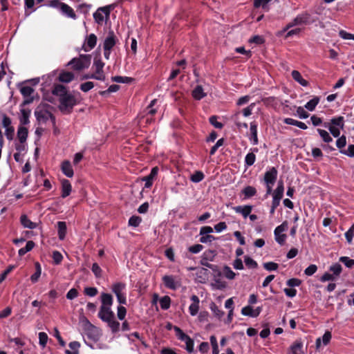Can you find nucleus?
I'll return each mask as SVG.
<instances>
[{
    "label": "nucleus",
    "mask_w": 354,
    "mask_h": 354,
    "mask_svg": "<svg viewBox=\"0 0 354 354\" xmlns=\"http://www.w3.org/2000/svg\"><path fill=\"white\" fill-rule=\"evenodd\" d=\"M317 131L325 142L329 143L333 141V138L326 131L321 129H317Z\"/></svg>",
    "instance_id": "58836bf2"
},
{
    "label": "nucleus",
    "mask_w": 354,
    "mask_h": 354,
    "mask_svg": "<svg viewBox=\"0 0 354 354\" xmlns=\"http://www.w3.org/2000/svg\"><path fill=\"white\" fill-rule=\"evenodd\" d=\"M339 261L343 263L347 268H351L354 266V260L348 257H341Z\"/></svg>",
    "instance_id": "09e8293b"
},
{
    "label": "nucleus",
    "mask_w": 354,
    "mask_h": 354,
    "mask_svg": "<svg viewBox=\"0 0 354 354\" xmlns=\"http://www.w3.org/2000/svg\"><path fill=\"white\" fill-rule=\"evenodd\" d=\"M263 267L266 270H268V271H272V270H276L279 266L277 263H274V262H267V263H265L263 264Z\"/></svg>",
    "instance_id": "680f3d73"
},
{
    "label": "nucleus",
    "mask_w": 354,
    "mask_h": 354,
    "mask_svg": "<svg viewBox=\"0 0 354 354\" xmlns=\"http://www.w3.org/2000/svg\"><path fill=\"white\" fill-rule=\"evenodd\" d=\"M171 299L169 296H164L160 299V306L162 309L167 310L170 307Z\"/></svg>",
    "instance_id": "a19ab883"
},
{
    "label": "nucleus",
    "mask_w": 354,
    "mask_h": 354,
    "mask_svg": "<svg viewBox=\"0 0 354 354\" xmlns=\"http://www.w3.org/2000/svg\"><path fill=\"white\" fill-rule=\"evenodd\" d=\"M58 227V236L60 240H64L66 234V225L64 221H59L57 223Z\"/></svg>",
    "instance_id": "7c9ffc66"
},
{
    "label": "nucleus",
    "mask_w": 354,
    "mask_h": 354,
    "mask_svg": "<svg viewBox=\"0 0 354 354\" xmlns=\"http://www.w3.org/2000/svg\"><path fill=\"white\" fill-rule=\"evenodd\" d=\"M252 150V152L248 153L245 157V164L248 167L252 166L256 160V156L254 154V152H257L258 149L254 148Z\"/></svg>",
    "instance_id": "c756f323"
},
{
    "label": "nucleus",
    "mask_w": 354,
    "mask_h": 354,
    "mask_svg": "<svg viewBox=\"0 0 354 354\" xmlns=\"http://www.w3.org/2000/svg\"><path fill=\"white\" fill-rule=\"evenodd\" d=\"M21 115L19 117L20 126H24L28 124L29 121V118L30 115V110L28 109H21L20 110Z\"/></svg>",
    "instance_id": "5701e85b"
},
{
    "label": "nucleus",
    "mask_w": 354,
    "mask_h": 354,
    "mask_svg": "<svg viewBox=\"0 0 354 354\" xmlns=\"http://www.w3.org/2000/svg\"><path fill=\"white\" fill-rule=\"evenodd\" d=\"M319 102V97H314L312 100H310L309 102H308L305 104V108L308 109L310 111H313L315 110L316 106Z\"/></svg>",
    "instance_id": "e433bc0d"
},
{
    "label": "nucleus",
    "mask_w": 354,
    "mask_h": 354,
    "mask_svg": "<svg viewBox=\"0 0 354 354\" xmlns=\"http://www.w3.org/2000/svg\"><path fill=\"white\" fill-rule=\"evenodd\" d=\"M53 259L55 264H59L63 259V257L59 252L54 251L53 252Z\"/></svg>",
    "instance_id": "e2e57ef3"
},
{
    "label": "nucleus",
    "mask_w": 354,
    "mask_h": 354,
    "mask_svg": "<svg viewBox=\"0 0 354 354\" xmlns=\"http://www.w3.org/2000/svg\"><path fill=\"white\" fill-rule=\"evenodd\" d=\"M97 332V328L92 325L91 324L88 323V336L93 339H95V333Z\"/></svg>",
    "instance_id": "bf43d9fd"
},
{
    "label": "nucleus",
    "mask_w": 354,
    "mask_h": 354,
    "mask_svg": "<svg viewBox=\"0 0 354 354\" xmlns=\"http://www.w3.org/2000/svg\"><path fill=\"white\" fill-rule=\"evenodd\" d=\"M97 38L95 34H90L86 37L85 41L82 45V49L85 52H88L91 50L97 44Z\"/></svg>",
    "instance_id": "f8f14e48"
},
{
    "label": "nucleus",
    "mask_w": 354,
    "mask_h": 354,
    "mask_svg": "<svg viewBox=\"0 0 354 354\" xmlns=\"http://www.w3.org/2000/svg\"><path fill=\"white\" fill-rule=\"evenodd\" d=\"M175 330L178 338L185 342L186 350L189 353H192L194 351V341L179 328L176 327Z\"/></svg>",
    "instance_id": "1a4fd4ad"
},
{
    "label": "nucleus",
    "mask_w": 354,
    "mask_h": 354,
    "mask_svg": "<svg viewBox=\"0 0 354 354\" xmlns=\"http://www.w3.org/2000/svg\"><path fill=\"white\" fill-rule=\"evenodd\" d=\"M101 302L98 317L108 324L113 333L118 332L120 328V323L115 320V314L111 310L113 302L112 295L109 293H102Z\"/></svg>",
    "instance_id": "f257e3e1"
},
{
    "label": "nucleus",
    "mask_w": 354,
    "mask_h": 354,
    "mask_svg": "<svg viewBox=\"0 0 354 354\" xmlns=\"http://www.w3.org/2000/svg\"><path fill=\"white\" fill-rule=\"evenodd\" d=\"M52 93L59 97V108L62 112L70 113L73 107L76 104L75 96L69 93L66 87L62 84L55 85Z\"/></svg>",
    "instance_id": "f03ea898"
},
{
    "label": "nucleus",
    "mask_w": 354,
    "mask_h": 354,
    "mask_svg": "<svg viewBox=\"0 0 354 354\" xmlns=\"http://www.w3.org/2000/svg\"><path fill=\"white\" fill-rule=\"evenodd\" d=\"M303 342L301 339H297L290 346L288 354H303Z\"/></svg>",
    "instance_id": "2eb2a0df"
},
{
    "label": "nucleus",
    "mask_w": 354,
    "mask_h": 354,
    "mask_svg": "<svg viewBox=\"0 0 354 354\" xmlns=\"http://www.w3.org/2000/svg\"><path fill=\"white\" fill-rule=\"evenodd\" d=\"M191 300L192 301V303L189 306V311L192 316H195L199 310V299L198 297L194 295L191 297Z\"/></svg>",
    "instance_id": "f3484780"
},
{
    "label": "nucleus",
    "mask_w": 354,
    "mask_h": 354,
    "mask_svg": "<svg viewBox=\"0 0 354 354\" xmlns=\"http://www.w3.org/2000/svg\"><path fill=\"white\" fill-rule=\"evenodd\" d=\"M125 290L126 284L122 282H116L111 287V290L115 295L118 301L123 305L127 304Z\"/></svg>",
    "instance_id": "39448f33"
},
{
    "label": "nucleus",
    "mask_w": 354,
    "mask_h": 354,
    "mask_svg": "<svg viewBox=\"0 0 354 354\" xmlns=\"http://www.w3.org/2000/svg\"><path fill=\"white\" fill-rule=\"evenodd\" d=\"M254 106H255V103H251L248 106L243 109L242 111L243 116L244 117L250 116L252 114Z\"/></svg>",
    "instance_id": "13d9d810"
},
{
    "label": "nucleus",
    "mask_w": 354,
    "mask_h": 354,
    "mask_svg": "<svg viewBox=\"0 0 354 354\" xmlns=\"http://www.w3.org/2000/svg\"><path fill=\"white\" fill-rule=\"evenodd\" d=\"M244 262L249 268H256L257 267V263L249 256L244 257Z\"/></svg>",
    "instance_id": "de8ad7c7"
},
{
    "label": "nucleus",
    "mask_w": 354,
    "mask_h": 354,
    "mask_svg": "<svg viewBox=\"0 0 354 354\" xmlns=\"http://www.w3.org/2000/svg\"><path fill=\"white\" fill-rule=\"evenodd\" d=\"M35 272L30 277V280L32 283H36L39 280V279L41 276V268L40 264L38 262H36L35 263Z\"/></svg>",
    "instance_id": "f704fd0d"
},
{
    "label": "nucleus",
    "mask_w": 354,
    "mask_h": 354,
    "mask_svg": "<svg viewBox=\"0 0 354 354\" xmlns=\"http://www.w3.org/2000/svg\"><path fill=\"white\" fill-rule=\"evenodd\" d=\"M218 117L216 115L211 116L209 118V122L212 125H213L216 129H222L223 127V124L217 121Z\"/></svg>",
    "instance_id": "864d4df0"
},
{
    "label": "nucleus",
    "mask_w": 354,
    "mask_h": 354,
    "mask_svg": "<svg viewBox=\"0 0 354 354\" xmlns=\"http://www.w3.org/2000/svg\"><path fill=\"white\" fill-rule=\"evenodd\" d=\"M223 275L226 279L232 280L235 278L236 273L229 266H225L223 269Z\"/></svg>",
    "instance_id": "4c0bfd02"
},
{
    "label": "nucleus",
    "mask_w": 354,
    "mask_h": 354,
    "mask_svg": "<svg viewBox=\"0 0 354 354\" xmlns=\"http://www.w3.org/2000/svg\"><path fill=\"white\" fill-rule=\"evenodd\" d=\"M74 74L70 71H62L59 73L58 80L64 83H69L73 80Z\"/></svg>",
    "instance_id": "b1692460"
},
{
    "label": "nucleus",
    "mask_w": 354,
    "mask_h": 354,
    "mask_svg": "<svg viewBox=\"0 0 354 354\" xmlns=\"http://www.w3.org/2000/svg\"><path fill=\"white\" fill-rule=\"evenodd\" d=\"M120 86L117 84L111 85L107 90L100 91V94L102 96L106 95L108 93L116 92L119 90Z\"/></svg>",
    "instance_id": "603ef678"
},
{
    "label": "nucleus",
    "mask_w": 354,
    "mask_h": 354,
    "mask_svg": "<svg viewBox=\"0 0 354 354\" xmlns=\"http://www.w3.org/2000/svg\"><path fill=\"white\" fill-rule=\"evenodd\" d=\"M104 66V63L102 61L100 58L95 57L94 59L93 64V69L94 70V72L93 73L94 75V80L100 81L105 80L106 75L103 70Z\"/></svg>",
    "instance_id": "423d86ee"
},
{
    "label": "nucleus",
    "mask_w": 354,
    "mask_h": 354,
    "mask_svg": "<svg viewBox=\"0 0 354 354\" xmlns=\"http://www.w3.org/2000/svg\"><path fill=\"white\" fill-rule=\"evenodd\" d=\"M309 19H310V15L307 12H304V13L298 15L295 18V22H296V24L298 26H301V25H304V24H308Z\"/></svg>",
    "instance_id": "393cba45"
},
{
    "label": "nucleus",
    "mask_w": 354,
    "mask_h": 354,
    "mask_svg": "<svg viewBox=\"0 0 354 354\" xmlns=\"http://www.w3.org/2000/svg\"><path fill=\"white\" fill-rule=\"evenodd\" d=\"M71 351L66 350V354H79V348L80 347V342L77 341L71 342L68 344Z\"/></svg>",
    "instance_id": "72a5a7b5"
},
{
    "label": "nucleus",
    "mask_w": 354,
    "mask_h": 354,
    "mask_svg": "<svg viewBox=\"0 0 354 354\" xmlns=\"http://www.w3.org/2000/svg\"><path fill=\"white\" fill-rule=\"evenodd\" d=\"M49 105L40 104L35 111V115L39 122L46 123L48 120H55L51 112L48 110Z\"/></svg>",
    "instance_id": "20e7f679"
},
{
    "label": "nucleus",
    "mask_w": 354,
    "mask_h": 354,
    "mask_svg": "<svg viewBox=\"0 0 354 354\" xmlns=\"http://www.w3.org/2000/svg\"><path fill=\"white\" fill-rule=\"evenodd\" d=\"M117 41L116 37L113 31L109 32L108 36L104 39L103 42L104 50H109L113 48Z\"/></svg>",
    "instance_id": "ddd939ff"
},
{
    "label": "nucleus",
    "mask_w": 354,
    "mask_h": 354,
    "mask_svg": "<svg viewBox=\"0 0 354 354\" xmlns=\"http://www.w3.org/2000/svg\"><path fill=\"white\" fill-rule=\"evenodd\" d=\"M292 77L295 81L298 82L301 86H307L308 85V81L303 78L301 73L298 71H292Z\"/></svg>",
    "instance_id": "c85d7f7f"
},
{
    "label": "nucleus",
    "mask_w": 354,
    "mask_h": 354,
    "mask_svg": "<svg viewBox=\"0 0 354 354\" xmlns=\"http://www.w3.org/2000/svg\"><path fill=\"white\" fill-rule=\"evenodd\" d=\"M342 270V266L339 263H335L332 265L330 268L329 271L332 272L333 275H335V277L337 278L339 274H341Z\"/></svg>",
    "instance_id": "ea45409f"
},
{
    "label": "nucleus",
    "mask_w": 354,
    "mask_h": 354,
    "mask_svg": "<svg viewBox=\"0 0 354 354\" xmlns=\"http://www.w3.org/2000/svg\"><path fill=\"white\" fill-rule=\"evenodd\" d=\"M234 210L239 214H242L244 218H247L252 212V206L244 205V206H236L234 207Z\"/></svg>",
    "instance_id": "412c9836"
},
{
    "label": "nucleus",
    "mask_w": 354,
    "mask_h": 354,
    "mask_svg": "<svg viewBox=\"0 0 354 354\" xmlns=\"http://www.w3.org/2000/svg\"><path fill=\"white\" fill-rule=\"evenodd\" d=\"M283 182L282 180H279L277 183V188L272 192V198L281 201L283 196Z\"/></svg>",
    "instance_id": "6ab92c4d"
},
{
    "label": "nucleus",
    "mask_w": 354,
    "mask_h": 354,
    "mask_svg": "<svg viewBox=\"0 0 354 354\" xmlns=\"http://www.w3.org/2000/svg\"><path fill=\"white\" fill-rule=\"evenodd\" d=\"M127 313L126 308L122 306L118 307L117 316L120 320H123L125 318Z\"/></svg>",
    "instance_id": "4d7b16f0"
},
{
    "label": "nucleus",
    "mask_w": 354,
    "mask_h": 354,
    "mask_svg": "<svg viewBox=\"0 0 354 354\" xmlns=\"http://www.w3.org/2000/svg\"><path fill=\"white\" fill-rule=\"evenodd\" d=\"M250 131L251 134L250 140H252L253 145H257L259 142L257 137V124L255 122L250 123Z\"/></svg>",
    "instance_id": "bb28decb"
},
{
    "label": "nucleus",
    "mask_w": 354,
    "mask_h": 354,
    "mask_svg": "<svg viewBox=\"0 0 354 354\" xmlns=\"http://www.w3.org/2000/svg\"><path fill=\"white\" fill-rule=\"evenodd\" d=\"M206 94L203 91L201 86H197L192 91V96L195 100H200L203 98Z\"/></svg>",
    "instance_id": "2f4dec72"
},
{
    "label": "nucleus",
    "mask_w": 354,
    "mask_h": 354,
    "mask_svg": "<svg viewBox=\"0 0 354 354\" xmlns=\"http://www.w3.org/2000/svg\"><path fill=\"white\" fill-rule=\"evenodd\" d=\"M28 129L24 126H19L17 130V138L19 142L23 144L26 141L28 138Z\"/></svg>",
    "instance_id": "a878e982"
},
{
    "label": "nucleus",
    "mask_w": 354,
    "mask_h": 354,
    "mask_svg": "<svg viewBox=\"0 0 354 354\" xmlns=\"http://www.w3.org/2000/svg\"><path fill=\"white\" fill-rule=\"evenodd\" d=\"M61 170L68 178H72L74 175V171L69 160H64L62 162Z\"/></svg>",
    "instance_id": "dca6fc26"
},
{
    "label": "nucleus",
    "mask_w": 354,
    "mask_h": 354,
    "mask_svg": "<svg viewBox=\"0 0 354 354\" xmlns=\"http://www.w3.org/2000/svg\"><path fill=\"white\" fill-rule=\"evenodd\" d=\"M91 61L90 55H80L78 57L73 58L67 66H71V68L76 71H82L89 67Z\"/></svg>",
    "instance_id": "7ed1b4c3"
},
{
    "label": "nucleus",
    "mask_w": 354,
    "mask_h": 354,
    "mask_svg": "<svg viewBox=\"0 0 354 354\" xmlns=\"http://www.w3.org/2000/svg\"><path fill=\"white\" fill-rule=\"evenodd\" d=\"M277 175L278 171L274 167L266 171L263 177V181L266 185H274L277 178Z\"/></svg>",
    "instance_id": "9b49d317"
},
{
    "label": "nucleus",
    "mask_w": 354,
    "mask_h": 354,
    "mask_svg": "<svg viewBox=\"0 0 354 354\" xmlns=\"http://www.w3.org/2000/svg\"><path fill=\"white\" fill-rule=\"evenodd\" d=\"M317 270V267L316 265L311 264L308 268H306L304 270L305 274L307 276H312L313 274L316 272Z\"/></svg>",
    "instance_id": "052dcab7"
},
{
    "label": "nucleus",
    "mask_w": 354,
    "mask_h": 354,
    "mask_svg": "<svg viewBox=\"0 0 354 354\" xmlns=\"http://www.w3.org/2000/svg\"><path fill=\"white\" fill-rule=\"evenodd\" d=\"M21 95L25 97H30L34 93V89L29 86H24L20 88Z\"/></svg>",
    "instance_id": "c03bdc74"
},
{
    "label": "nucleus",
    "mask_w": 354,
    "mask_h": 354,
    "mask_svg": "<svg viewBox=\"0 0 354 354\" xmlns=\"http://www.w3.org/2000/svg\"><path fill=\"white\" fill-rule=\"evenodd\" d=\"M131 80V78L128 77L114 76L112 77V81L118 83H129Z\"/></svg>",
    "instance_id": "5fc2aeb1"
},
{
    "label": "nucleus",
    "mask_w": 354,
    "mask_h": 354,
    "mask_svg": "<svg viewBox=\"0 0 354 354\" xmlns=\"http://www.w3.org/2000/svg\"><path fill=\"white\" fill-rule=\"evenodd\" d=\"M266 106H270L276 108L279 104H282V102L277 97H268L263 100Z\"/></svg>",
    "instance_id": "cd10ccee"
},
{
    "label": "nucleus",
    "mask_w": 354,
    "mask_h": 354,
    "mask_svg": "<svg viewBox=\"0 0 354 354\" xmlns=\"http://www.w3.org/2000/svg\"><path fill=\"white\" fill-rule=\"evenodd\" d=\"M210 309L214 316L218 318H221L224 315V312L219 309V308L214 304L212 303L210 305Z\"/></svg>",
    "instance_id": "79ce46f5"
},
{
    "label": "nucleus",
    "mask_w": 354,
    "mask_h": 354,
    "mask_svg": "<svg viewBox=\"0 0 354 354\" xmlns=\"http://www.w3.org/2000/svg\"><path fill=\"white\" fill-rule=\"evenodd\" d=\"M297 113L301 119H306L309 116V114L301 106L297 107Z\"/></svg>",
    "instance_id": "338daca9"
},
{
    "label": "nucleus",
    "mask_w": 354,
    "mask_h": 354,
    "mask_svg": "<svg viewBox=\"0 0 354 354\" xmlns=\"http://www.w3.org/2000/svg\"><path fill=\"white\" fill-rule=\"evenodd\" d=\"M94 87V84L92 82H86L80 84V88L83 92H88Z\"/></svg>",
    "instance_id": "3c124183"
},
{
    "label": "nucleus",
    "mask_w": 354,
    "mask_h": 354,
    "mask_svg": "<svg viewBox=\"0 0 354 354\" xmlns=\"http://www.w3.org/2000/svg\"><path fill=\"white\" fill-rule=\"evenodd\" d=\"M330 125H335L337 127H339L340 129H343L344 127V118L342 116H339L338 118H333L331 120V122Z\"/></svg>",
    "instance_id": "49530a36"
},
{
    "label": "nucleus",
    "mask_w": 354,
    "mask_h": 354,
    "mask_svg": "<svg viewBox=\"0 0 354 354\" xmlns=\"http://www.w3.org/2000/svg\"><path fill=\"white\" fill-rule=\"evenodd\" d=\"M204 177L205 176L202 171H197L191 176L190 180L193 183H199L203 180Z\"/></svg>",
    "instance_id": "37998d69"
},
{
    "label": "nucleus",
    "mask_w": 354,
    "mask_h": 354,
    "mask_svg": "<svg viewBox=\"0 0 354 354\" xmlns=\"http://www.w3.org/2000/svg\"><path fill=\"white\" fill-rule=\"evenodd\" d=\"M62 183V197L66 198L68 196L70 195L71 190H72V186L71 183L68 180L63 179L61 181Z\"/></svg>",
    "instance_id": "aec40b11"
},
{
    "label": "nucleus",
    "mask_w": 354,
    "mask_h": 354,
    "mask_svg": "<svg viewBox=\"0 0 354 354\" xmlns=\"http://www.w3.org/2000/svg\"><path fill=\"white\" fill-rule=\"evenodd\" d=\"M242 194L245 198H248L256 195L257 189L252 186H247L242 190Z\"/></svg>",
    "instance_id": "c9c22d12"
},
{
    "label": "nucleus",
    "mask_w": 354,
    "mask_h": 354,
    "mask_svg": "<svg viewBox=\"0 0 354 354\" xmlns=\"http://www.w3.org/2000/svg\"><path fill=\"white\" fill-rule=\"evenodd\" d=\"M21 223L24 227L29 229H34L37 227L35 223L32 222L26 215H22L21 216Z\"/></svg>",
    "instance_id": "473e14b6"
},
{
    "label": "nucleus",
    "mask_w": 354,
    "mask_h": 354,
    "mask_svg": "<svg viewBox=\"0 0 354 354\" xmlns=\"http://www.w3.org/2000/svg\"><path fill=\"white\" fill-rule=\"evenodd\" d=\"M59 10L62 12V13L63 15H65L66 17L72 18V19L76 18V15L73 10V9L68 5L63 3L61 5V8Z\"/></svg>",
    "instance_id": "4be33fe9"
},
{
    "label": "nucleus",
    "mask_w": 354,
    "mask_h": 354,
    "mask_svg": "<svg viewBox=\"0 0 354 354\" xmlns=\"http://www.w3.org/2000/svg\"><path fill=\"white\" fill-rule=\"evenodd\" d=\"M341 152L348 156L354 157V145H350L346 150L341 151Z\"/></svg>",
    "instance_id": "774afa93"
},
{
    "label": "nucleus",
    "mask_w": 354,
    "mask_h": 354,
    "mask_svg": "<svg viewBox=\"0 0 354 354\" xmlns=\"http://www.w3.org/2000/svg\"><path fill=\"white\" fill-rule=\"evenodd\" d=\"M331 134L335 137L337 138L340 135V128L335 127V125H329L328 127Z\"/></svg>",
    "instance_id": "0e129e2a"
},
{
    "label": "nucleus",
    "mask_w": 354,
    "mask_h": 354,
    "mask_svg": "<svg viewBox=\"0 0 354 354\" xmlns=\"http://www.w3.org/2000/svg\"><path fill=\"white\" fill-rule=\"evenodd\" d=\"M165 286L169 289L175 290L180 286V279L173 275H165L162 277Z\"/></svg>",
    "instance_id": "9d476101"
},
{
    "label": "nucleus",
    "mask_w": 354,
    "mask_h": 354,
    "mask_svg": "<svg viewBox=\"0 0 354 354\" xmlns=\"http://www.w3.org/2000/svg\"><path fill=\"white\" fill-rule=\"evenodd\" d=\"M91 270L95 274V276L97 278L101 277L102 276V269L99 266L97 263H94L92 265Z\"/></svg>",
    "instance_id": "6e6d98bb"
},
{
    "label": "nucleus",
    "mask_w": 354,
    "mask_h": 354,
    "mask_svg": "<svg viewBox=\"0 0 354 354\" xmlns=\"http://www.w3.org/2000/svg\"><path fill=\"white\" fill-rule=\"evenodd\" d=\"M109 6H105L98 8L93 13V18L97 24L102 25L104 22V18H109L110 15Z\"/></svg>",
    "instance_id": "6e6552de"
},
{
    "label": "nucleus",
    "mask_w": 354,
    "mask_h": 354,
    "mask_svg": "<svg viewBox=\"0 0 354 354\" xmlns=\"http://www.w3.org/2000/svg\"><path fill=\"white\" fill-rule=\"evenodd\" d=\"M84 293L89 297H95L97 294V290L94 287H87L84 288Z\"/></svg>",
    "instance_id": "69168bd1"
},
{
    "label": "nucleus",
    "mask_w": 354,
    "mask_h": 354,
    "mask_svg": "<svg viewBox=\"0 0 354 354\" xmlns=\"http://www.w3.org/2000/svg\"><path fill=\"white\" fill-rule=\"evenodd\" d=\"M38 336H39V343L40 346L42 348H44L46 346L48 339L47 334L44 332H40V333H39Z\"/></svg>",
    "instance_id": "a18cd8bd"
},
{
    "label": "nucleus",
    "mask_w": 354,
    "mask_h": 354,
    "mask_svg": "<svg viewBox=\"0 0 354 354\" xmlns=\"http://www.w3.org/2000/svg\"><path fill=\"white\" fill-rule=\"evenodd\" d=\"M261 311V308L260 307L254 310L250 306H247L242 308L241 313L245 316L256 317L260 314Z\"/></svg>",
    "instance_id": "a211bd4d"
},
{
    "label": "nucleus",
    "mask_w": 354,
    "mask_h": 354,
    "mask_svg": "<svg viewBox=\"0 0 354 354\" xmlns=\"http://www.w3.org/2000/svg\"><path fill=\"white\" fill-rule=\"evenodd\" d=\"M288 227L287 221H284L274 229L275 241L281 245H283L286 242L287 236L283 232L288 230Z\"/></svg>",
    "instance_id": "0eeeda50"
},
{
    "label": "nucleus",
    "mask_w": 354,
    "mask_h": 354,
    "mask_svg": "<svg viewBox=\"0 0 354 354\" xmlns=\"http://www.w3.org/2000/svg\"><path fill=\"white\" fill-rule=\"evenodd\" d=\"M142 221V218L138 216H132L129 220V225L133 227H138Z\"/></svg>",
    "instance_id": "8fccbe9b"
},
{
    "label": "nucleus",
    "mask_w": 354,
    "mask_h": 354,
    "mask_svg": "<svg viewBox=\"0 0 354 354\" xmlns=\"http://www.w3.org/2000/svg\"><path fill=\"white\" fill-rule=\"evenodd\" d=\"M158 167H154L151 169L149 175L143 177L142 180L145 182V188L149 189L152 186L154 179H156L158 176Z\"/></svg>",
    "instance_id": "4468645a"
}]
</instances>
